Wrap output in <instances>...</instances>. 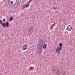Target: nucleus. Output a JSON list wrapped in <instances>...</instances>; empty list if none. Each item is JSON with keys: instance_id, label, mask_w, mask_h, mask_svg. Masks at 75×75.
I'll list each match as a JSON object with an SVG mask.
<instances>
[{"instance_id": "obj_12", "label": "nucleus", "mask_w": 75, "mask_h": 75, "mask_svg": "<svg viewBox=\"0 0 75 75\" xmlns=\"http://www.w3.org/2000/svg\"><path fill=\"white\" fill-rule=\"evenodd\" d=\"M13 18L12 17H11L9 19V21H13Z\"/></svg>"}, {"instance_id": "obj_16", "label": "nucleus", "mask_w": 75, "mask_h": 75, "mask_svg": "<svg viewBox=\"0 0 75 75\" xmlns=\"http://www.w3.org/2000/svg\"><path fill=\"white\" fill-rule=\"evenodd\" d=\"M3 23V22L1 20H0V24H2Z\"/></svg>"}, {"instance_id": "obj_18", "label": "nucleus", "mask_w": 75, "mask_h": 75, "mask_svg": "<svg viewBox=\"0 0 75 75\" xmlns=\"http://www.w3.org/2000/svg\"><path fill=\"white\" fill-rule=\"evenodd\" d=\"M18 0H16V3H17V1H18Z\"/></svg>"}, {"instance_id": "obj_8", "label": "nucleus", "mask_w": 75, "mask_h": 75, "mask_svg": "<svg viewBox=\"0 0 75 75\" xmlns=\"http://www.w3.org/2000/svg\"><path fill=\"white\" fill-rule=\"evenodd\" d=\"M6 26L8 28V27H10V23H8V22H6Z\"/></svg>"}, {"instance_id": "obj_4", "label": "nucleus", "mask_w": 75, "mask_h": 75, "mask_svg": "<svg viewBox=\"0 0 75 75\" xmlns=\"http://www.w3.org/2000/svg\"><path fill=\"white\" fill-rule=\"evenodd\" d=\"M30 6V4H25L22 7L21 9L23 10L25 8V7H28Z\"/></svg>"}, {"instance_id": "obj_5", "label": "nucleus", "mask_w": 75, "mask_h": 75, "mask_svg": "<svg viewBox=\"0 0 75 75\" xmlns=\"http://www.w3.org/2000/svg\"><path fill=\"white\" fill-rule=\"evenodd\" d=\"M27 45L25 44L23 47L22 50H27Z\"/></svg>"}, {"instance_id": "obj_2", "label": "nucleus", "mask_w": 75, "mask_h": 75, "mask_svg": "<svg viewBox=\"0 0 75 75\" xmlns=\"http://www.w3.org/2000/svg\"><path fill=\"white\" fill-rule=\"evenodd\" d=\"M27 30L28 33H31V32L33 31V27L31 25L29 26L27 28Z\"/></svg>"}, {"instance_id": "obj_19", "label": "nucleus", "mask_w": 75, "mask_h": 75, "mask_svg": "<svg viewBox=\"0 0 75 75\" xmlns=\"http://www.w3.org/2000/svg\"><path fill=\"white\" fill-rule=\"evenodd\" d=\"M57 55H58V56L59 55V54H57Z\"/></svg>"}, {"instance_id": "obj_6", "label": "nucleus", "mask_w": 75, "mask_h": 75, "mask_svg": "<svg viewBox=\"0 0 75 75\" xmlns=\"http://www.w3.org/2000/svg\"><path fill=\"white\" fill-rule=\"evenodd\" d=\"M72 26L71 25H69L67 27V30L69 31H71L72 30Z\"/></svg>"}, {"instance_id": "obj_9", "label": "nucleus", "mask_w": 75, "mask_h": 75, "mask_svg": "<svg viewBox=\"0 0 75 75\" xmlns=\"http://www.w3.org/2000/svg\"><path fill=\"white\" fill-rule=\"evenodd\" d=\"M47 45L46 44V43L44 44L43 46V48L44 50H45V49H46V48H47Z\"/></svg>"}, {"instance_id": "obj_15", "label": "nucleus", "mask_w": 75, "mask_h": 75, "mask_svg": "<svg viewBox=\"0 0 75 75\" xmlns=\"http://www.w3.org/2000/svg\"><path fill=\"white\" fill-rule=\"evenodd\" d=\"M30 68L32 69H31L32 71H33V69H34V68L33 67H31Z\"/></svg>"}, {"instance_id": "obj_7", "label": "nucleus", "mask_w": 75, "mask_h": 75, "mask_svg": "<svg viewBox=\"0 0 75 75\" xmlns=\"http://www.w3.org/2000/svg\"><path fill=\"white\" fill-rule=\"evenodd\" d=\"M13 4V1H10V0H8V5H9V6H11V4Z\"/></svg>"}, {"instance_id": "obj_1", "label": "nucleus", "mask_w": 75, "mask_h": 75, "mask_svg": "<svg viewBox=\"0 0 75 75\" xmlns=\"http://www.w3.org/2000/svg\"><path fill=\"white\" fill-rule=\"evenodd\" d=\"M38 48L39 50L40 51L41 53H42V49H43V44H40L38 46Z\"/></svg>"}, {"instance_id": "obj_17", "label": "nucleus", "mask_w": 75, "mask_h": 75, "mask_svg": "<svg viewBox=\"0 0 75 75\" xmlns=\"http://www.w3.org/2000/svg\"><path fill=\"white\" fill-rule=\"evenodd\" d=\"M50 28L51 30H52V29L53 28V27L52 26H51L50 27Z\"/></svg>"}, {"instance_id": "obj_11", "label": "nucleus", "mask_w": 75, "mask_h": 75, "mask_svg": "<svg viewBox=\"0 0 75 75\" xmlns=\"http://www.w3.org/2000/svg\"><path fill=\"white\" fill-rule=\"evenodd\" d=\"M17 2L13 3V4H11V6H16V5L17 4Z\"/></svg>"}, {"instance_id": "obj_10", "label": "nucleus", "mask_w": 75, "mask_h": 75, "mask_svg": "<svg viewBox=\"0 0 75 75\" xmlns=\"http://www.w3.org/2000/svg\"><path fill=\"white\" fill-rule=\"evenodd\" d=\"M59 47H59L61 48L62 49V43H59Z\"/></svg>"}, {"instance_id": "obj_13", "label": "nucleus", "mask_w": 75, "mask_h": 75, "mask_svg": "<svg viewBox=\"0 0 75 75\" xmlns=\"http://www.w3.org/2000/svg\"><path fill=\"white\" fill-rule=\"evenodd\" d=\"M53 10H56V9H57V6H53Z\"/></svg>"}, {"instance_id": "obj_14", "label": "nucleus", "mask_w": 75, "mask_h": 75, "mask_svg": "<svg viewBox=\"0 0 75 75\" xmlns=\"http://www.w3.org/2000/svg\"><path fill=\"white\" fill-rule=\"evenodd\" d=\"M2 27H5L6 26V23H2Z\"/></svg>"}, {"instance_id": "obj_3", "label": "nucleus", "mask_w": 75, "mask_h": 75, "mask_svg": "<svg viewBox=\"0 0 75 75\" xmlns=\"http://www.w3.org/2000/svg\"><path fill=\"white\" fill-rule=\"evenodd\" d=\"M62 50V48L59 47V46H58V47L56 48V52L57 53H60L61 52V50Z\"/></svg>"}]
</instances>
